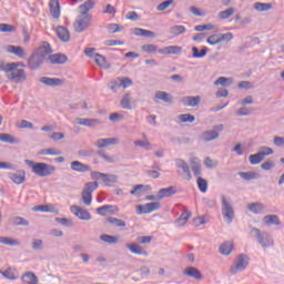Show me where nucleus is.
Returning a JSON list of instances; mask_svg holds the SVG:
<instances>
[{"mask_svg": "<svg viewBox=\"0 0 284 284\" xmlns=\"http://www.w3.org/2000/svg\"><path fill=\"white\" fill-rule=\"evenodd\" d=\"M92 16H85V13H80L73 24L75 32H83L90 26Z\"/></svg>", "mask_w": 284, "mask_h": 284, "instance_id": "nucleus-10", "label": "nucleus"}, {"mask_svg": "<svg viewBox=\"0 0 284 284\" xmlns=\"http://www.w3.org/2000/svg\"><path fill=\"white\" fill-rule=\"evenodd\" d=\"M11 225L19 226L22 225L23 227H28L30 225V222L28 220L21 217V216H14L10 219Z\"/></svg>", "mask_w": 284, "mask_h": 284, "instance_id": "nucleus-45", "label": "nucleus"}, {"mask_svg": "<svg viewBox=\"0 0 284 284\" xmlns=\"http://www.w3.org/2000/svg\"><path fill=\"white\" fill-rule=\"evenodd\" d=\"M55 32L58 34V39L62 40L64 43H68L70 41V31L65 27H58L55 29Z\"/></svg>", "mask_w": 284, "mask_h": 284, "instance_id": "nucleus-30", "label": "nucleus"}, {"mask_svg": "<svg viewBox=\"0 0 284 284\" xmlns=\"http://www.w3.org/2000/svg\"><path fill=\"white\" fill-rule=\"evenodd\" d=\"M19 65H21L19 62L2 63L0 70L8 73L7 78L9 81H12L13 83H23L28 80V74L26 73V70L18 69Z\"/></svg>", "mask_w": 284, "mask_h": 284, "instance_id": "nucleus-2", "label": "nucleus"}, {"mask_svg": "<svg viewBox=\"0 0 284 284\" xmlns=\"http://www.w3.org/2000/svg\"><path fill=\"white\" fill-rule=\"evenodd\" d=\"M190 216H192V212L185 210L178 219V223H180L181 225H185L190 220Z\"/></svg>", "mask_w": 284, "mask_h": 284, "instance_id": "nucleus-54", "label": "nucleus"}, {"mask_svg": "<svg viewBox=\"0 0 284 284\" xmlns=\"http://www.w3.org/2000/svg\"><path fill=\"white\" fill-rule=\"evenodd\" d=\"M48 54H52V47H50V43L44 42L43 45L36 49L29 57L27 62L29 70H39L45 62V57H48Z\"/></svg>", "mask_w": 284, "mask_h": 284, "instance_id": "nucleus-1", "label": "nucleus"}, {"mask_svg": "<svg viewBox=\"0 0 284 284\" xmlns=\"http://www.w3.org/2000/svg\"><path fill=\"white\" fill-rule=\"evenodd\" d=\"M254 10L257 12H267V10H272V3H265V2H255L253 4Z\"/></svg>", "mask_w": 284, "mask_h": 284, "instance_id": "nucleus-47", "label": "nucleus"}, {"mask_svg": "<svg viewBox=\"0 0 284 284\" xmlns=\"http://www.w3.org/2000/svg\"><path fill=\"white\" fill-rule=\"evenodd\" d=\"M222 201V215L226 220V223L229 225L234 221V206H232V203L225 195H221Z\"/></svg>", "mask_w": 284, "mask_h": 284, "instance_id": "nucleus-6", "label": "nucleus"}, {"mask_svg": "<svg viewBox=\"0 0 284 284\" xmlns=\"http://www.w3.org/2000/svg\"><path fill=\"white\" fill-rule=\"evenodd\" d=\"M176 168L183 170L187 181H192V172L190 171V165L187 164V162H185L184 160H178Z\"/></svg>", "mask_w": 284, "mask_h": 284, "instance_id": "nucleus-33", "label": "nucleus"}, {"mask_svg": "<svg viewBox=\"0 0 284 284\" xmlns=\"http://www.w3.org/2000/svg\"><path fill=\"white\" fill-rule=\"evenodd\" d=\"M247 265H250V257L246 254H240L237 255V258L234 262V265L230 267V274L232 276L239 274V272H244V270H247Z\"/></svg>", "mask_w": 284, "mask_h": 284, "instance_id": "nucleus-4", "label": "nucleus"}, {"mask_svg": "<svg viewBox=\"0 0 284 284\" xmlns=\"http://www.w3.org/2000/svg\"><path fill=\"white\" fill-rule=\"evenodd\" d=\"M126 247L130 250L132 254H138L139 256H150V253L139 244H135V243L126 244Z\"/></svg>", "mask_w": 284, "mask_h": 284, "instance_id": "nucleus-25", "label": "nucleus"}, {"mask_svg": "<svg viewBox=\"0 0 284 284\" xmlns=\"http://www.w3.org/2000/svg\"><path fill=\"white\" fill-rule=\"evenodd\" d=\"M236 116H250L252 114V110L247 106H243L236 110L235 112Z\"/></svg>", "mask_w": 284, "mask_h": 284, "instance_id": "nucleus-61", "label": "nucleus"}, {"mask_svg": "<svg viewBox=\"0 0 284 284\" xmlns=\"http://www.w3.org/2000/svg\"><path fill=\"white\" fill-rule=\"evenodd\" d=\"M50 14L53 19H60L61 17V6L59 4V0H51L49 2Z\"/></svg>", "mask_w": 284, "mask_h": 284, "instance_id": "nucleus-22", "label": "nucleus"}, {"mask_svg": "<svg viewBox=\"0 0 284 284\" xmlns=\"http://www.w3.org/2000/svg\"><path fill=\"white\" fill-rule=\"evenodd\" d=\"M132 95H130V93H125L122 97V100L120 101V105L121 108H123V110H132Z\"/></svg>", "mask_w": 284, "mask_h": 284, "instance_id": "nucleus-38", "label": "nucleus"}, {"mask_svg": "<svg viewBox=\"0 0 284 284\" xmlns=\"http://www.w3.org/2000/svg\"><path fill=\"white\" fill-rule=\"evenodd\" d=\"M178 119L180 123H194V121H196V116L190 113L180 114L178 115Z\"/></svg>", "mask_w": 284, "mask_h": 284, "instance_id": "nucleus-49", "label": "nucleus"}, {"mask_svg": "<svg viewBox=\"0 0 284 284\" xmlns=\"http://www.w3.org/2000/svg\"><path fill=\"white\" fill-rule=\"evenodd\" d=\"M39 81L43 85H47L48 88H59V87L63 85V80L59 79V78L42 77L39 79Z\"/></svg>", "mask_w": 284, "mask_h": 284, "instance_id": "nucleus-14", "label": "nucleus"}, {"mask_svg": "<svg viewBox=\"0 0 284 284\" xmlns=\"http://www.w3.org/2000/svg\"><path fill=\"white\" fill-rule=\"evenodd\" d=\"M75 123L78 125H84V128H97V125H101V120H99V119L77 118Z\"/></svg>", "mask_w": 284, "mask_h": 284, "instance_id": "nucleus-16", "label": "nucleus"}, {"mask_svg": "<svg viewBox=\"0 0 284 284\" xmlns=\"http://www.w3.org/2000/svg\"><path fill=\"white\" fill-rule=\"evenodd\" d=\"M0 243H2V245H10V247H17L21 245V242H19V240L6 237V236H0Z\"/></svg>", "mask_w": 284, "mask_h": 284, "instance_id": "nucleus-44", "label": "nucleus"}, {"mask_svg": "<svg viewBox=\"0 0 284 284\" xmlns=\"http://www.w3.org/2000/svg\"><path fill=\"white\" fill-rule=\"evenodd\" d=\"M263 154L261 152H257L255 154H251L248 156V161L251 163V165H258V163H261V161H263Z\"/></svg>", "mask_w": 284, "mask_h": 284, "instance_id": "nucleus-50", "label": "nucleus"}, {"mask_svg": "<svg viewBox=\"0 0 284 284\" xmlns=\"http://www.w3.org/2000/svg\"><path fill=\"white\" fill-rule=\"evenodd\" d=\"M71 170L73 172H80V173L92 172V168L90 165L83 164V162H80V161L71 162Z\"/></svg>", "mask_w": 284, "mask_h": 284, "instance_id": "nucleus-21", "label": "nucleus"}, {"mask_svg": "<svg viewBox=\"0 0 284 284\" xmlns=\"http://www.w3.org/2000/svg\"><path fill=\"white\" fill-rule=\"evenodd\" d=\"M186 30L187 29L185 28V26H173L171 28V32L172 34H174V37H179V34H185Z\"/></svg>", "mask_w": 284, "mask_h": 284, "instance_id": "nucleus-55", "label": "nucleus"}, {"mask_svg": "<svg viewBox=\"0 0 284 284\" xmlns=\"http://www.w3.org/2000/svg\"><path fill=\"white\" fill-rule=\"evenodd\" d=\"M174 3V0H166L156 7L158 12H165Z\"/></svg>", "mask_w": 284, "mask_h": 284, "instance_id": "nucleus-57", "label": "nucleus"}, {"mask_svg": "<svg viewBox=\"0 0 284 284\" xmlns=\"http://www.w3.org/2000/svg\"><path fill=\"white\" fill-rule=\"evenodd\" d=\"M48 59L52 65H63V64L68 63V55H65L63 53L50 54L48 57Z\"/></svg>", "mask_w": 284, "mask_h": 284, "instance_id": "nucleus-15", "label": "nucleus"}, {"mask_svg": "<svg viewBox=\"0 0 284 284\" xmlns=\"http://www.w3.org/2000/svg\"><path fill=\"white\" fill-rule=\"evenodd\" d=\"M0 274H2V276L4 278H8L9 281H17V278H19V274H17L16 271L12 268H7L6 271H0Z\"/></svg>", "mask_w": 284, "mask_h": 284, "instance_id": "nucleus-46", "label": "nucleus"}, {"mask_svg": "<svg viewBox=\"0 0 284 284\" xmlns=\"http://www.w3.org/2000/svg\"><path fill=\"white\" fill-rule=\"evenodd\" d=\"M206 42L210 45H219V43H221V37L220 34H212L206 39Z\"/></svg>", "mask_w": 284, "mask_h": 284, "instance_id": "nucleus-59", "label": "nucleus"}, {"mask_svg": "<svg viewBox=\"0 0 284 284\" xmlns=\"http://www.w3.org/2000/svg\"><path fill=\"white\" fill-rule=\"evenodd\" d=\"M183 52V48L179 45H169L158 50L159 54H181Z\"/></svg>", "mask_w": 284, "mask_h": 284, "instance_id": "nucleus-24", "label": "nucleus"}, {"mask_svg": "<svg viewBox=\"0 0 284 284\" xmlns=\"http://www.w3.org/2000/svg\"><path fill=\"white\" fill-rule=\"evenodd\" d=\"M273 144H274L276 148H283V146H284V136L275 135V136L273 138Z\"/></svg>", "mask_w": 284, "mask_h": 284, "instance_id": "nucleus-64", "label": "nucleus"}, {"mask_svg": "<svg viewBox=\"0 0 284 284\" xmlns=\"http://www.w3.org/2000/svg\"><path fill=\"white\" fill-rule=\"evenodd\" d=\"M106 223H110L113 227H125L126 225L125 221L118 217H108Z\"/></svg>", "mask_w": 284, "mask_h": 284, "instance_id": "nucleus-48", "label": "nucleus"}, {"mask_svg": "<svg viewBox=\"0 0 284 284\" xmlns=\"http://www.w3.org/2000/svg\"><path fill=\"white\" fill-rule=\"evenodd\" d=\"M24 163L31 168V172L37 176H52V174L57 172V166L45 162L34 163L32 160H24Z\"/></svg>", "mask_w": 284, "mask_h": 284, "instance_id": "nucleus-3", "label": "nucleus"}, {"mask_svg": "<svg viewBox=\"0 0 284 284\" xmlns=\"http://www.w3.org/2000/svg\"><path fill=\"white\" fill-rule=\"evenodd\" d=\"M40 156H61L63 152L59 149L50 148V149H42L38 152Z\"/></svg>", "mask_w": 284, "mask_h": 284, "instance_id": "nucleus-32", "label": "nucleus"}, {"mask_svg": "<svg viewBox=\"0 0 284 284\" xmlns=\"http://www.w3.org/2000/svg\"><path fill=\"white\" fill-rule=\"evenodd\" d=\"M191 163H192L191 165L192 172L194 176H197L199 179V176H201V163L194 162V161H192Z\"/></svg>", "mask_w": 284, "mask_h": 284, "instance_id": "nucleus-62", "label": "nucleus"}, {"mask_svg": "<svg viewBox=\"0 0 284 284\" xmlns=\"http://www.w3.org/2000/svg\"><path fill=\"white\" fill-rule=\"evenodd\" d=\"M119 143V139L116 138H106V139H99L95 141V145L99 150H103V148H110V145H116Z\"/></svg>", "mask_w": 284, "mask_h": 284, "instance_id": "nucleus-18", "label": "nucleus"}, {"mask_svg": "<svg viewBox=\"0 0 284 284\" xmlns=\"http://www.w3.org/2000/svg\"><path fill=\"white\" fill-rule=\"evenodd\" d=\"M94 59H95L97 65H99L100 68H105V63H108V60L105 59V57H103L100 53H94Z\"/></svg>", "mask_w": 284, "mask_h": 284, "instance_id": "nucleus-56", "label": "nucleus"}, {"mask_svg": "<svg viewBox=\"0 0 284 284\" xmlns=\"http://www.w3.org/2000/svg\"><path fill=\"white\" fill-rule=\"evenodd\" d=\"M232 83H234V80L232 78L220 77L214 82V85H222V88H230Z\"/></svg>", "mask_w": 284, "mask_h": 284, "instance_id": "nucleus-40", "label": "nucleus"}, {"mask_svg": "<svg viewBox=\"0 0 284 284\" xmlns=\"http://www.w3.org/2000/svg\"><path fill=\"white\" fill-rule=\"evenodd\" d=\"M148 190H152V187L150 185L138 184L133 186L130 194H132V196H140L141 192H148Z\"/></svg>", "mask_w": 284, "mask_h": 284, "instance_id": "nucleus-39", "label": "nucleus"}, {"mask_svg": "<svg viewBox=\"0 0 284 284\" xmlns=\"http://www.w3.org/2000/svg\"><path fill=\"white\" fill-rule=\"evenodd\" d=\"M247 209L253 214H261L262 212H265V204L255 202V203L248 204Z\"/></svg>", "mask_w": 284, "mask_h": 284, "instance_id": "nucleus-35", "label": "nucleus"}, {"mask_svg": "<svg viewBox=\"0 0 284 284\" xmlns=\"http://www.w3.org/2000/svg\"><path fill=\"white\" fill-rule=\"evenodd\" d=\"M0 141L2 143H10L11 145H19L21 140L9 133H0Z\"/></svg>", "mask_w": 284, "mask_h": 284, "instance_id": "nucleus-28", "label": "nucleus"}, {"mask_svg": "<svg viewBox=\"0 0 284 284\" xmlns=\"http://www.w3.org/2000/svg\"><path fill=\"white\" fill-rule=\"evenodd\" d=\"M100 241L109 245H116L119 243V235L102 234L100 235Z\"/></svg>", "mask_w": 284, "mask_h": 284, "instance_id": "nucleus-37", "label": "nucleus"}, {"mask_svg": "<svg viewBox=\"0 0 284 284\" xmlns=\"http://www.w3.org/2000/svg\"><path fill=\"white\" fill-rule=\"evenodd\" d=\"M116 212H119V207L114 206V205H102L100 207L97 209V214H99L100 216H108L110 214H116Z\"/></svg>", "mask_w": 284, "mask_h": 284, "instance_id": "nucleus-17", "label": "nucleus"}, {"mask_svg": "<svg viewBox=\"0 0 284 284\" xmlns=\"http://www.w3.org/2000/svg\"><path fill=\"white\" fill-rule=\"evenodd\" d=\"M131 32L135 37H146L148 39H156V33H154V31H151V30L133 28L131 29Z\"/></svg>", "mask_w": 284, "mask_h": 284, "instance_id": "nucleus-20", "label": "nucleus"}, {"mask_svg": "<svg viewBox=\"0 0 284 284\" xmlns=\"http://www.w3.org/2000/svg\"><path fill=\"white\" fill-rule=\"evenodd\" d=\"M156 210H161V202H150L146 204L136 205L135 214H152V212H156Z\"/></svg>", "mask_w": 284, "mask_h": 284, "instance_id": "nucleus-9", "label": "nucleus"}, {"mask_svg": "<svg viewBox=\"0 0 284 284\" xmlns=\"http://www.w3.org/2000/svg\"><path fill=\"white\" fill-rule=\"evenodd\" d=\"M97 2L94 0H87L84 3L79 6L80 14L85 13V16H90V10L94 9Z\"/></svg>", "mask_w": 284, "mask_h": 284, "instance_id": "nucleus-29", "label": "nucleus"}, {"mask_svg": "<svg viewBox=\"0 0 284 284\" xmlns=\"http://www.w3.org/2000/svg\"><path fill=\"white\" fill-rule=\"evenodd\" d=\"M183 105H186L187 108H199V104L201 103V98L197 97H184L182 98Z\"/></svg>", "mask_w": 284, "mask_h": 284, "instance_id": "nucleus-26", "label": "nucleus"}, {"mask_svg": "<svg viewBox=\"0 0 284 284\" xmlns=\"http://www.w3.org/2000/svg\"><path fill=\"white\" fill-rule=\"evenodd\" d=\"M8 179H10V181L16 185H23V183H26V171L18 170L16 172H9Z\"/></svg>", "mask_w": 284, "mask_h": 284, "instance_id": "nucleus-13", "label": "nucleus"}, {"mask_svg": "<svg viewBox=\"0 0 284 284\" xmlns=\"http://www.w3.org/2000/svg\"><path fill=\"white\" fill-rule=\"evenodd\" d=\"M141 50L142 52H146L148 54H156V52H159V47L156 44H143L141 47Z\"/></svg>", "mask_w": 284, "mask_h": 284, "instance_id": "nucleus-51", "label": "nucleus"}, {"mask_svg": "<svg viewBox=\"0 0 284 284\" xmlns=\"http://www.w3.org/2000/svg\"><path fill=\"white\" fill-rule=\"evenodd\" d=\"M7 52H9V54H16V57H19V59H26L27 57L26 50L19 45H7Z\"/></svg>", "mask_w": 284, "mask_h": 284, "instance_id": "nucleus-23", "label": "nucleus"}, {"mask_svg": "<svg viewBox=\"0 0 284 284\" xmlns=\"http://www.w3.org/2000/svg\"><path fill=\"white\" fill-rule=\"evenodd\" d=\"M160 100V101H163L164 103H172L173 101V98L170 93L165 92V91H158L155 92V97L153 99V101H156Z\"/></svg>", "mask_w": 284, "mask_h": 284, "instance_id": "nucleus-31", "label": "nucleus"}, {"mask_svg": "<svg viewBox=\"0 0 284 284\" xmlns=\"http://www.w3.org/2000/svg\"><path fill=\"white\" fill-rule=\"evenodd\" d=\"M0 32H14V26L8 23H0Z\"/></svg>", "mask_w": 284, "mask_h": 284, "instance_id": "nucleus-63", "label": "nucleus"}, {"mask_svg": "<svg viewBox=\"0 0 284 284\" xmlns=\"http://www.w3.org/2000/svg\"><path fill=\"white\" fill-rule=\"evenodd\" d=\"M174 194H176V186L160 189L158 192V200L169 199V196H174Z\"/></svg>", "mask_w": 284, "mask_h": 284, "instance_id": "nucleus-27", "label": "nucleus"}, {"mask_svg": "<svg viewBox=\"0 0 284 284\" xmlns=\"http://www.w3.org/2000/svg\"><path fill=\"white\" fill-rule=\"evenodd\" d=\"M233 251L234 245L231 242H225L220 246V254H223L224 256H230Z\"/></svg>", "mask_w": 284, "mask_h": 284, "instance_id": "nucleus-41", "label": "nucleus"}, {"mask_svg": "<svg viewBox=\"0 0 284 284\" xmlns=\"http://www.w3.org/2000/svg\"><path fill=\"white\" fill-rule=\"evenodd\" d=\"M184 276H190L191 278H195V281L203 280V274H201V271L194 266H187L183 271Z\"/></svg>", "mask_w": 284, "mask_h": 284, "instance_id": "nucleus-19", "label": "nucleus"}, {"mask_svg": "<svg viewBox=\"0 0 284 284\" xmlns=\"http://www.w3.org/2000/svg\"><path fill=\"white\" fill-rule=\"evenodd\" d=\"M91 179L92 181H102L105 185H110V183H119V175L101 173L99 171L91 172Z\"/></svg>", "mask_w": 284, "mask_h": 284, "instance_id": "nucleus-7", "label": "nucleus"}, {"mask_svg": "<svg viewBox=\"0 0 284 284\" xmlns=\"http://www.w3.org/2000/svg\"><path fill=\"white\" fill-rule=\"evenodd\" d=\"M71 212L80 219V221H91L92 220V214H90L89 210H85L79 205H72L71 206Z\"/></svg>", "mask_w": 284, "mask_h": 284, "instance_id": "nucleus-12", "label": "nucleus"}, {"mask_svg": "<svg viewBox=\"0 0 284 284\" xmlns=\"http://www.w3.org/2000/svg\"><path fill=\"white\" fill-rule=\"evenodd\" d=\"M21 278L22 284H39V277L32 272H27Z\"/></svg>", "mask_w": 284, "mask_h": 284, "instance_id": "nucleus-34", "label": "nucleus"}, {"mask_svg": "<svg viewBox=\"0 0 284 284\" xmlns=\"http://www.w3.org/2000/svg\"><path fill=\"white\" fill-rule=\"evenodd\" d=\"M232 14H234V8H229L224 11H221L217 17L219 19L225 20V19H230V17H232Z\"/></svg>", "mask_w": 284, "mask_h": 284, "instance_id": "nucleus-58", "label": "nucleus"}, {"mask_svg": "<svg viewBox=\"0 0 284 284\" xmlns=\"http://www.w3.org/2000/svg\"><path fill=\"white\" fill-rule=\"evenodd\" d=\"M263 222L265 225H281V220L278 219V215L270 214L264 216Z\"/></svg>", "mask_w": 284, "mask_h": 284, "instance_id": "nucleus-42", "label": "nucleus"}, {"mask_svg": "<svg viewBox=\"0 0 284 284\" xmlns=\"http://www.w3.org/2000/svg\"><path fill=\"white\" fill-rule=\"evenodd\" d=\"M98 156H100V159H103V161H105L106 163H116V158L114 155H108L103 151H98Z\"/></svg>", "mask_w": 284, "mask_h": 284, "instance_id": "nucleus-52", "label": "nucleus"}, {"mask_svg": "<svg viewBox=\"0 0 284 284\" xmlns=\"http://www.w3.org/2000/svg\"><path fill=\"white\" fill-rule=\"evenodd\" d=\"M224 128L225 126H223V124H217L214 125L212 130L205 131L202 134L203 141H205V143H209L210 141H216V139H219V134L223 132Z\"/></svg>", "mask_w": 284, "mask_h": 284, "instance_id": "nucleus-11", "label": "nucleus"}, {"mask_svg": "<svg viewBox=\"0 0 284 284\" xmlns=\"http://www.w3.org/2000/svg\"><path fill=\"white\" fill-rule=\"evenodd\" d=\"M99 190L98 182H88L82 191V201L84 205H92V192Z\"/></svg>", "mask_w": 284, "mask_h": 284, "instance_id": "nucleus-8", "label": "nucleus"}, {"mask_svg": "<svg viewBox=\"0 0 284 284\" xmlns=\"http://www.w3.org/2000/svg\"><path fill=\"white\" fill-rule=\"evenodd\" d=\"M251 234H255L257 243L263 247H272V245H274V240L267 232H261L257 227H253Z\"/></svg>", "mask_w": 284, "mask_h": 284, "instance_id": "nucleus-5", "label": "nucleus"}, {"mask_svg": "<svg viewBox=\"0 0 284 284\" xmlns=\"http://www.w3.org/2000/svg\"><path fill=\"white\" fill-rule=\"evenodd\" d=\"M196 183H197V187H199L200 192L205 194V192H207V180L199 176Z\"/></svg>", "mask_w": 284, "mask_h": 284, "instance_id": "nucleus-53", "label": "nucleus"}, {"mask_svg": "<svg viewBox=\"0 0 284 284\" xmlns=\"http://www.w3.org/2000/svg\"><path fill=\"white\" fill-rule=\"evenodd\" d=\"M134 145L136 148H144V150H152V144L148 140L135 141Z\"/></svg>", "mask_w": 284, "mask_h": 284, "instance_id": "nucleus-60", "label": "nucleus"}, {"mask_svg": "<svg viewBox=\"0 0 284 284\" xmlns=\"http://www.w3.org/2000/svg\"><path fill=\"white\" fill-rule=\"evenodd\" d=\"M192 57L193 59H203V57L207 55V47H203L201 51L196 47H192Z\"/></svg>", "mask_w": 284, "mask_h": 284, "instance_id": "nucleus-43", "label": "nucleus"}, {"mask_svg": "<svg viewBox=\"0 0 284 284\" xmlns=\"http://www.w3.org/2000/svg\"><path fill=\"white\" fill-rule=\"evenodd\" d=\"M239 176H241V179H243L244 181H254L256 179H261V174L253 172V171H248V172H239L237 173Z\"/></svg>", "mask_w": 284, "mask_h": 284, "instance_id": "nucleus-36", "label": "nucleus"}]
</instances>
